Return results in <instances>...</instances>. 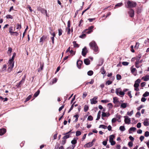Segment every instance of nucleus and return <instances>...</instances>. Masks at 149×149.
I'll use <instances>...</instances> for the list:
<instances>
[{
  "instance_id": "f257e3e1",
  "label": "nucleus",
  "mask_w": 149,
  "mask_h": 149,
  "mask_svg": "<svg viewBox=\"0 0 149 149\" xmlns=\"http://www.w3.org/2000/svg\"><path fill=\"white\" fill-rule=\"evenodd\" d=\"M15 56H13L11 59H10L8 61V71L10 72L12 70L14 65V60Z\"/></svg>"
},
{
  "instance_id": "f03ea898",
  "label": "nucleus",
  "mask_w": 149,
  "mask_h": 149,
  "mask_svg": "<svg viewBox=\"0 0 149 149\" xmlns=\"http://www.w3.org/2000/svg\"><path fill=\"white\" fill-rule=\"evenodd\" d=\"M91 48L95 52L98 53L99 52L98 48L96 43L95 41H92L89 43Z\"/></svg>"
},
{
  "instance_id": "7ed1b4c3",
  "label": "nucleus",
  "mask_w": 149,
  "mask_h": 149,
  "mask_svg": "<svg viewBox=\"0 0 149 149\" xmlns=\"http://www.w3.org/2000/svg\"><path fill=\"white\" fill-rule=\"evenodd\" d=\"M127 3V6H126V7L127 8H131L135 7L136 5V2L130 1H128Z\"/></svg>"
},
{
  "instance_id": "20e7f679",
  "label": "nucleus",
  "mask_w": 149,
  "mask_h": 149,
  "mask_svg": "<svg viewBox=\"0 0 149 149\" xmlns=\"http://www.w3.org/2000/svg\"><path fill=\"white\" fill-rule=\"evenodd\" d=\"M94 27V26H91L89 27L88 29L84 30L82 32V33H85L87 34L90 33L93 31Z\"/></svg>"
},
{
  "instance_id": "39448f33",
  "label": "nucleus",
  "mask_w": 149,
  "mask_h": 149,
  "mask_svg": "<svg viewBox=\"0 0 149 149\" xmlns=\"http://www.w3.org/2000/svg\"><path fill=\"white\" fill-rule=\"evenodd\" d=\"M97 98V97L95 96L93 98L90 99L91 103V104H96L97 101L96 100Z\"/></svg>"
},
{
  "instance_id": "423d86ee",
  "label": "nucleus",
  "mask_w": 149,
  "mask_h": 149,
  "mask_svg": "<svg viewBox=\"0 0 149 149\" xmlns=\"http://www.w3.org/2000/svg\"><path fill=\"white\" fill-rule=\"evenodd\" d=\"M128 13L130 17H134V10L132 9H130L128 12Z\"/></svg>"
},
{
  "instance_id": "0eeeda50",
  "label": "nucleus",
  "mask_w": 149,
  "mask_h": 149,
  "mask_svg": "<svg viewBox=\"0 0 149 149\" xmlns=\"http://www.w3.org/2000/svg\"><path fill=\"white\" fill-rule=\"evenodd\" d=\"M88 52V50L87 49V48L86 47H84L82 49L81 52L82 55L85 57L87 53Z\"/></svg>"
},
{
  "instance_id": "6e6552de",
  "label": "nucleus",
  "mask_w": 149,
  "mask_h": 149,
  "mask_svg": "<svg viewBox=\"0 0 149 149\" xmlns=\"http://www.w3.org/2000/svg\"><path fill=\"white\" fill-rule=\"evenodd\" d=\"M124 121L126 124H129L130 123L131 120L130 118H129L128 117L125 116Z\"/></svg>"
},
{
  "instance_id": "1a4fd4ad",
  "label": "nucleus",
  "mask_w": 149,
  "mask_h": 149,
  "mask_svg": "<svg viewBox=\"0 0 149 149\" xmlns=\"http://www.w3.org/2000/svg\"><path fill=\"white\" fill-rule=\"evenodd\" d=\"M83 64V61H81L78 60L77 63V65L78 68L80 69L81 68V65Z\"/></svg>"
},
{
  "instance_id": "9d476101",
  "label": "nucleus",
  "mask_w": 149,
  "mask_h": 149,
  "mask_svg": "<svg viewBox=\"0 0 149 149\" xmlns=\"http://www.w3.org/2000/svg\"><path fill=\"white\" fill-rule=\"evenodd\" d=\"M6 129L3 128L0 129V135L1 136L3 135L6 132Z\"/></svg>"
},
{
  "instance_id": "9b49d317",
  "label": "nucleus",
  "mask_w": 149,
  "mask_h": 149,
  "mask_svg": "<svg viewBox=\"0 0 149 149\" xmlns=\"http://www.w3.org/2000/svg\"><path fill=\"white\" fill-rule=\"evenodd\" d=\"M47 38V36H43L40 39V42L43 43V41H45Z\"/></svg>"
},
{
  "instance_id": "f8f14e48",
  "label": "nucleus",
  "mask_w": 149,
  "mask_h": 149,
  "mask_svg": "<svg viewBox=\"0 0 149 149\" xmlns=\"http://www.w3.org/2000/svg\"><path fill=\"white\" fill-rule=\"evenodd\" d=\"M100 72H101V73L103 75H104L106 73V70L104 69V66H103L100 69ZM105 75H103V77H105Z\"/></svg>"
},
{
  "instance_id": "ddd939ff",
  "label": "nucleus",
  "mask_w": 149,
  "mask_h": 149,
  "mask_svg": "<svg viewBox=\"0 0 149 149\" xmlns=\"http://www.w3.org/2000/svg\"><path fill=\"white\" fill-rule=\"evenodd\" d=\"M93 144L94 143H93L92 142H89L85 144L84 146L85 147L86 146L87 148H89L92 146Z\"/></svg>"
},
{
  "instance_id": "4468645a",
  "label": "nucleus",
  "mask_w": 149,
  "mask_h": 149,
  "mask_svg": "<svg viewBox=\"0 0 149 149\" xmlns=\"http://www.w3.org/2000/svg\"><path fill=\"white\" fill-rule=\"evenodd\" d=\"M141 79H143L145 81H146L149 80V75H147L143 77Z\"/></svg>"
},
{
  "instance_id": "2eb2a0df",
  "label": "nucleus",
  "mask_w": 149,
  "mask_h": 149,
  "mask_svg": "<svg viewBox=\"0 0 149 149\" xmlns=\"http://www.w3.org/2000/svg\"><path fill=\"white\" fill-rule=\"evenodd\" d=\"M84 63L87 65H88L90 64V61L88 58L85 59L84 60Z\"/></svg>"
},
{
  "instance_id": "dca6fc26",
  "label": "nucleus",
  "mask_w": 149,
  "mask_h": 149,
  "mask_svg": "<svg viewBox=\"0 0 149 149\" xmlns=\"http://www.w3.org/2000/svg\"><path fill=\"white\" fill-rule=\"evenodd\" d=\"M13 27L10 26L9 28V32L11 35H13Z\"/></svg>"
},
{
  "instance_id": "f3484780",
  "label": "nucleus",
  "mask_w": 149,
  "mask_h": 149,
  "mask_svg": "<svg viewBox=\"0 0 149 149\" xmlns=\"http://www.w3.org/2000/svg\"><path fill=\"white\" fill-rule=\"evenodd\" d=\"M78 139V138H74V139L71 141V143L73 145H75L77 143V140Z\"/></svg>"
},
{
  "instance_id": "a211bd4d",
  "label": "nucleus",
  "mask_w": 149,
  "mask_h": 149,
  "mask_svg": "<svg viewBox=\"0 0 149 149\" xmlns=\"http://www.w3.org/2000/svg\"><path fill=\"white\" fill-rule=\"evenodd\" d=\"M44 67V64H40V68L38 69V72H40L43 70V68Z\"/></svg>"
},
{
  "instance_id": "6ab92c4d",
  "label": "nucleus",
  "mask_w": 149,
  "mask_h": 149,
  "mask_svg": "<svg viewBox=\"0 0 149 149\" xmlns=\"http://www.w3.org/2000/svg\"><path fill=\"white\" fill-rule=\"evenodd\" d=\"M65 135L62 138L63 139L66 140L67 139L70 138V134H64Z\"/></svg>"
},
{
  "instance_id": "aec40b11",
  "label": "nucleus",
  "mask_w": 149,
  "mask_h": 149,
  "mask_svg": "<svg viewBox=\"0 0 149 149\" xmlns=\"http://www.w3.org/2000/svg\"><path fill=\"white\" fill-rule=\"evenodd\" d=\"M40 11L43 14H45L46 16H47V11L46 10H45L44 8H42L40 10Z\"/></svg>"
},
{
  "instance_id": "412c9836",
  "label": "nucleus",
  "mask_w": 149,
  "mask_h": 149,
  "mask_svg": "<svg viewBox=\"0 0 149 149\" xmlns=\"http://www.w3.org/2000/svg\"><path fill=\"white\" fill-rule=\"evenodd\" d=\"M115 138V136L113 135H111L109 136V142L113 141V139Z\"/></svg>"
},
{
  "instance_id": "4be33fe9",
  "label": "nucleus",
  "mask_w": 149,
  "mask_h": 149,
  "mask_svg": "<svg viewBox=\"0 0 149 149\" xmlns=\"http://www.w3.org/2000/svg\"><path fill=\"white\" fill-rule=\"evenodd\" d=\"M73 43L74 47L78 48L79 47V45L76 43V42L74 41L73 42Z\"/></svg>"
},
{
  "instance_id": "5701e85b",
  "label": "nucleus",
  "mask_w": 149,
  "mask_h": 149,
  "mask_svg": "<svg viewBox=\"0 0 149 149\" xmlns=\"http://www.w3.org/2000/svg\"><path fill=\"white\" fill-rule=\"evenodd\" d=\"M113 102L114 104H116L117 103L119 102V101L118 100V99L117 97H114L113 98Z\"/></svg>"
},
{
  "instance_id": "b1692460",
  "label": "nucleus",
  "mask_w": 149,
  "mask_h": 149,
  "mask_svg": "<svg viewBox=\"0 0 149 149\" xmlns=\"http://www.w3.org/2000/svg\"><path fill=\"white\" fill-rule=\"evenodd\" d=\"M40 91L39 90H38L34 94L33 96L34 97H36L38 96L40 93Z\"/></svg>"
},
{
  "instance_id": "393cba45",
  "label": "nucleus",
  "mask_w": 149,
  "mask_h": 149,
  "mask_svg": "<svg viewBox=\"0 0 149 149\" xmlns=\"http://www.w3.org/2000/svg\"><path fill=\"white\" fill-rule=\"evenodd\" d=\"M101 113V111H98V113H97V118L96 119V120H98L100 118V114Z\"/></svg>"
},
{
  "instance_id": "a878e982",
  "label": "nucleus",
  "mask_w": 149,
  "mask_h": 149,
  "mask_svg": "<svg viewBox=\"0 0 149 149\" xmlns=\"http://www.w3.org/2000/svg\"><path fill=\"white\" fill-rule=\"evenodd\" d=\"M127 103H123L121 105V107L125 108L127 107Z\"/></svg>"
},
{
  "instance_id": "bb28decb",
  "label": "nucleus",
  "mask_w": 149,
  "mask_h": 149,
  "mask_svg": "<svg viewBox=\"0 0 149 149\" xmlns=\"http://www.w3.org/2000/svg\"><path fill=\"white\" fill-rule=\"evenodd\" d=\"M89 109V107L86 105H85L84 107V110L85 112H87Z\"/></svg>"
},
{
  "instance_id": "cd10ccee",
  "label": "nucleus",
  "mask_w": 149,
  "mask_h": 149,
  "mask_svg": "<svg viewBox=\"0 0 149 149\" xmlns=\"http://www.w3.org/2000/svg\"><path fill=\"white\" fill-rule=\"evenodd\" d=\"M120 90H121V89L120 88H119L116 89V93L117 95H118L119 92Z\"/></svg>"
},
{
  "instance_id": "c85d7f7f",
  "label": "nucleus",
  "mask_w": 149,
  "mask_h": 149,
  "mask_svg": "<svg viewBox=\"0 0 149 149\" xmlns=\"http://www.w3.org/2000/svg\"><path fill=\"white\" fill-rule=\"evenodd\" d=\"M63 31L62 29L60 28L58 29V36H59L62 35Z\"/></svg>"
},
{
  "instance_id": "c756f323",
  "label": "nucleus",
  "mask_w": 149,
  "mask_h": 149,
  "mask_svg": "<svg viewBox=\"0 0 149 149\" xmlns=\"http://www.w3.org/2000/svg\"><path fill=\"white\" fill-rule=\"evenodd\" d=\"M32 95H29L26 99L25 102H27L31 98Z\"/></svg>"
},
{
  "instance_id": "7c9ffc66",
  "label": "nucleus",
  "mask_w": 149,
  "mask_h": 149,
  "mask_svg": "<svg viewBox=\"0 0 149 149\" xmlns=\"http://www.w3.org/2000/svg\"><path fill=\"white\" fill-rule=\"evenodd\" d=\"M149 95V92L147 91H146L145 93L143 95V97H146Z\"/></svg>"
},
{
  "instance_id": "2f4dec72",
  "label": "nucleus",
  "mask_w": 149,
  "mask_h": 149,
  "mask_svg": "<svg viewBox=\"0 0 149 149\" xmlns=\"http://www.w3.org/2000/svg\"><path fill=\"white\" fill-rule=\"evenodd\" d=\"M75 102H74L73 103L70 109L68 111V113H69L73 109L74 107V104H75Z\"/></svg>"
},
{
  "instance_id": "473e14b6",
  "label": "nucleus",
  "mask_w": 149,
  "mask_h": 149,
  "mask_svg": "<svg viewBox=\"0 0 149 149\" xmlns=\"http://www.w3.org/2000/svg\"><path fill=\"white\" fill-rule=\"evenodd\" d=\"M93 73V72L92 70H90L87 72V74L88 75L91 76Z\"/></svg>"
},
{
  "instance_id": "72a5a7b5",
  "label": "nucleus",
  "mask_w": 149,
  "mask_h": 149,
  "mask_svg": "<svg viewBox=\"0 0 149 149\" xmlns=\"http://www.w3.org/2000/svg\"><path fill=\"white\" fill-rule=\"evenodd\" d=\"M139 43L138 42H136V45L134 46V48L135 49H137L139 47Z\"/></svg>"
},
{
  "instance_id": "f704fd0d",
  "label": "nucleus",
  "mask_w": 149,
  "mask_h": 149,
  "mask_svg": "<svg viewBox=\"0 0 149 149\" xmlns=\"http://www.w3.org/2000/svg\"><path fill=\"white\" fill-rule=\"evenodd\" d=\"M119 129L121 131H124L125 130V128L124 126H120V127Z\"/></svg>"
},
{
  "instance_id": "c9c22d12",
  "label": "nucleus",
  "mask_w": 149,
  "mask_h": 149,
  "mask_svg": "<svg viewBox=\"0 0 149 149\" xmlns=\"http://www.w3.org/2000/svg\"><path fill=\"white\" fill-rule=\"evenodd\" d=\"M107 126L103 125H100L99 128H102L104 129H106L107 128Z\"/></svg>"
},
{
  "instance_id": "e433bc0d",
  "label": "nucleus",
  "mask_w": 149,
  "mask_h": 149,
  "mask_svg": "<svg viewBox=\"0 0 149 149\" xmlns=\"http://www.w3.org/2000/svg\"><path fill=\"white\" fill-rule=\"evenodd\" d=\"M116 79L117 80H120L121 79V76L119 74H117L116 75Z\"/></svg>"
},
{
  "instance_id": "4c0bfd02",
  "label": "nucleus",
  "mask_w": 149,
  "mask_h": 149,
  "mask_svg": "<svg viewBox=\"0 0 149 149\" xmlns=\"http://www.w3.org/2000/svg\"><path fill=\"white\" fill-rule=\"evenodd\" d=\"M112 83V81H110V80L107 81L106 83V85H108L111 84Z\"/></svg>"
},
{
  "instance_id": "58836bf2",
  "label": "nucleus",
  "mask_w": 149,
  "mask_h": 149,
  "mask_svg": "<svg viewBox=\"0 0 149 149\" xmlns=\"http://www.w3.org/2000/svg\"><path fill=\"white\" fill-rule=\"evenodd\" d=\"M141 58V56L139 57L138 58L136 59V61L135 62V65H138L139 63V59Z\"/></svg>"
},
{
  "instance_id": "ea45409f",
  "label": "nucleus",
  "mask_w": 149,
  "mask_h": 149,
  "mask_svg": "<svg viewBox=\"0 0 149 149\" xmlns=\"http://www.w3.org/2000/svg\"><path fill=\"white\" fill-rule=\"evenodd\" d=\"M102 118L103 119H104L103 117H106L107 116V115L106 113L104 112H102Z\"/></svg>"
},
{
  "instance_id": "a19ab883",
  "label": "nucleus",
  "mask_w": 149,
  "mask_h": 149,
  "mask_svg": "<svg viewBox=\"0 0 149 149\" xmlns=\"http://www.w3.org/2000/svg\"><path fill=\"white\" fill-rule=\"evenodd\" d=\"M143 123L144 125L146 126H148L149 125V123L147 121H144Z\"/></svg>"
},
{
  "instance_id": "79ce46f5",
  "label": "nucleus",
  "mask_w": 149,
  "mask_h": 149,
  "mask_svg": "<svg viewBox=\"0 0 149 149\" xmlns=\"http://www.w3.org/2000/svg\"><path fill=\"white\" fill-rule=\"evenodd\" d=\"M93 117L91 115L89 116L87 118V119L88 120L91 121L93 120Z\"/></svg>"
},
{
  "instance_id": "37998d69",
  "label": "nucleus",
  "mask_w": 149,
  "mask_h": 149,
  "mask_svg": "<svg viewBox=\"0 0 149 149\" xmlns=\"http://www.w3.org/2000/svg\"><path fill=\"white\" fill-rule=\"evenodd\" d=\"M129 63L127 62H123L122 63V65L124 66L127 65Z\"/></svg>"
},
{
  "instance_id": "c03bdc74",
  "label": "nucleus",
  "mask_w": 149,
  "mask_h": 149,
  "mask_svg": "<svg viewBox=\"0 0 149 149\" xmlns=\"http://www.w3.org/2000/svg\"><path fill=\"white\" fill-rule=\"evenodd\" d=\"M81 132L80 131H77L76 132V136H80V135H81Z\"/></svg>"
},
{
  "instance_id": "a18cd8bd",
  "label": "nucleus",
  "mask_w": 149,
  "mask_h": 149,
  "mask_svg": "<svg viewBox=\"0 0 149 149\" xmlns=\"http://www.w3.org/2000/svg\"><path fill=\"white\" fill-rule=\"evenodd\" d=\"M136 130V128L135 127H131L130 129L129 130V132L130 131H135Z\"/></svg>"
},
{
  "instance_id": "49530a36",
  "label": "nucleus",
  "mask_w": 149,
  "mask_h": 149,
  "mask_svg": "<svg viewBox=\"0 0 149 149\" xmlns=\"http://www.w3.org/2000/svg\"><path fill=\"white\" fill-rule=\"evenodd\" d=\"M17 26L16 28L17 29H20L22 28L21 24L18 23L17 24Z\"/></svg>"
},
{
  "instance_id": "de8ad7c7",
  "label": "nucleus",
  "mask_w": 149,
  "mask_h": 149,
  "mask_svg": "<svg viewBox=\"0 0 149 149\" xmlns=\"http://www.w3.org/2000/svg\"><path fill=\"white\" fill-rule=\"evenodd\" d=\"M123 5V3H118L117 4H116L115 6V7H119L122 6Z\"/></svg>"
},
{
  "instance_id": "09e8293b",
  "label": "nucleus",
  "mask_w": 149,
  "mask_h": 149,
  "mask_svg": "<svg viewBox=\"0 0 149 149\" xmlns=\"http://www.w3.org/2000/svg\"><path fill=\"white\" fill-rule=\"evenodd\" d=\"M6 18L7 19H13V16L10 15H7L6 16Z\"/></svg>"
},
{
  "instance_id": "8fccbe9b",
  "label": "nucleus",
  "mask_w": 149,
  "mask_h": 149,
  "mask_svg": "<svg viewBox=\"0 0 149 149\" xmlns=\"http://www.w3.org/2000/svg\"><path fill=\"white\" fill-rule=\"evenodd\" d=\"M66 30L67 31V34L69 35L70 33L71 29L69 28H66Z\"/></svg>"
},
{
  "instance_id": "3c124183",
  "label": "nucleus",
  "mask_w": 149,
  "mask_h": 149,
  "mask_svg": "<svg viewBox=\"0 0 149 149\" xmlns=\"http://www.w3.org/2000/svg\"><path fill=\"white\" fill-rule=\"evenodd\" d=\"M144 136L146 137H148L149 136V132L148 131H146L144 134Z\"/></svg>"
},
{
  "instance_id": "603ef678",
  "label": "nucleus",
  "mask_w": 149,
  "mask_h": 149,
  "mask_svg": "<svg viewBox=\"0 0 149 149\" xmlns=\"http://www.w3.org/2000/svg\"><path fill=\"white\" fill-rule=\"evenodd\" d=\"M133 113V110L132 111L130 112H127V114L129 116H131Z\"/></svg>"
},
{
  "instance_id": "864d4df0",
  "label": "nucleus",
  "mask_w": 149,
  "mask_h": 149,
  "mask_svg": "<svg viewBox=\"0 0 149 149\" xmlns=\"http://www.w3.org/2000/svg\"><path fill=\"white\" fill-rule=\"evenodd\" d=\"M119 94L120 95L124 96L125 95V93L123 91H122L121 90L120 91Z\"/></svg>"
},
{
  "instance_id": "5fc2aeb1",
  "label": "nucleus",
  "mask_w": 149,
  "mask_h": 149,
  "mask_svg": "<svg viewBox=\"0 0 149 149\" xmlns=\"http://www.w3.org/2000/svg\"><path fill=\"white\" fill-rule=\"evenodd\" d=\"M139 84L137 83H136L135 82V83L134 84V88H138L139 86Z\"/></svg>"
},
{
  "instance_id": "6e6d98bb",
  "label": "nucleus",
  "mask_w": 149,
  "mask_h": 149,
  "mask_svg": "<svg viewBox=\"0 0 149 149\" xmlns=\"http://www.w3.org/2000/svg\"><path fill=\"white\" fill-rule=\"evenodd\" d=\"M87 95V94L86 92H84L83 93L82 98L83 99H84Z\"/></svg>"
},
{
  "instance_id": "4d7b16f0",
  "label": "nucleus",
  "mask_w": 149,
  "mask_h": 149,
  "mask_svg": "<svg viewBox=\"0 0 149 149\" xmlns=\"http://www.w3.org/2000/svg\"><path fill=\"white\" fill-rule=\"evenodd\" d=\"M141 116V113L140 112H138L136 114V116L137 117H139Z\"/></svg>"
},
{
  "instance_id": "13d9d810",
  "label": "nucleus",
  "mask_w": 149,
  "mask_h": 149,
  "mask_svg": "<svg viewBox=\"0 0 149 149\" xmlns=\"http://www.w3.org/2000/svg\"><path fill=\"white\" fill-rule=\"evenodd\" d=\"M128 145L130 147H132L133 145V143L132 142V141L129 142L128 143Z\"/></svg>"
},
{
  "instance_id": "bf43d9fd",
  "label": "nucleus",
  "mask_w": 149,
  "mask_h": 149,
  "mask_svg": "<svg viewBox=\"0 0 149 149\" xmlns=\"http://www.w3.org/2000/svg\"><path fill=\"white\" fill-rule=\"evenodd\" d=\"M22 84L20 81L18 84H17L16 86L18 88L20 87L21 86V85Z\"/></svg>"
},
{
  "instance_id": "052dcab7",
  "label": "nucleus",
  "mask_w": 149,
  "mask_h": 149,
  "mask_svg": "<svg viewBox=\"0 0 149 149\" xmlns=\"http://www.w3.org/2000/svg\"><path fill=\"white\" fill-rule=\"evenodd\" d=\"M12 49L10 47H9L8 49V54H9V53L10 54V53L12 52Z\"/></svg>"
},
{
  "instance_id": "680f3d73",
  "label": "nucleus",
  "mask_w": 149,
  "mask_h": 149,
  "mask_svg": "<svg viewBox=\"0 0 149 149\" xmlns=\"http://www.w3.org/2000/svg\"><path fill=\"white\" fill-rule=\"evenodd\" d=\"M101 102L103 103H106L109 102V101L108 100H101Z\"/></svg>"
},
{
  "instance_id": "e2e57ef3",
  "label": "nucleus",
  "mask_w": 149,
  "mask_h": 149,
  "mask_svg": "<svg viewBox=\"0 0 149 149\" xmlns=\"http://www.w3.org/2000/svg\"><path fill=\"white\" fill-rule=\"evenodd\" d=\"M86 36V35L85 34H83L82 35L80 36L79 37L81 38H83Z\"/></svg>"
},
{
  "instance_id": "0e129e2a",
  "label": "nucleus",
  "mask_w": 149,
  "mask_h": 149,
  "mask_svg": "<svg viewBox=\"0 0 149 149\" xmlns=\"http://www.w3.org/2000/svg\"><path fill=\"white\" fill-rule=\"evenodd\" d=\"M57 78H54V79L52 82V84L56 83L57 81Z\"/></svg>"
},
{
  "instance_id": "69168bd1",
  "label": "nucleus",
  "mask_w": 149,
  "mask_h": 149,
  "mask_svg": "<svg viewBox=\"0 0 149 149\" xmlns=\"http://www.w3.org/2000/svg\"><path fill=\"white\" fill-rule=\"evenodd\" d=\"M66 140L65 139H63L61 141V143L62 145H64L66 143Z\"/></svg>"
},
{
  "instance_id": "338daca9",
  "label": "nucleus",
  "mask_w": 149,
  "mask_h": 149,
  "mask_svg": "<svg viewBox=\"0 0 149 149\" xmlns=\"http://www.w3.org/2000/svg\"><path fill=\"white\" fill-rule=\"evenodd\" d=\"M137 127L138 128H140L141 126V124L140 123H138L136 125Z\"/></svg>"
},
{
  "instance_id": "774afa93",
  "label": "nucleus",
  "mask_w": 149,
  "mask_h": 149,
  "mask_svg": "<svg viewBox=\"0 0 149 149\" xmlns=\"http://www.w3.org/2000/svg\"><path fill=\"white\" fill-rule=\"evenodd\" d=\"M144 139V137L143 136H141L139 138V139L141 141H142Z\"/></svg>"
}]
</instances>
